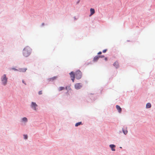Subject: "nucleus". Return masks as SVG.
<instances>
[{"label":"nucleus","mask_w":155,"mask_h":155,"mask_svg":"<svg viewBox=\"0 0 155 155\" xmlns=\"http://www.w3.org/2000/svg\"><path fill=\"white\" fill-rule=\"evenodd\" d=\"M75 88L77 89H80L82 87V85L81 83H77L75 84Z\"/></svg>","instance_id":"obj_6"},{"label":"nucleus","mask_w":155,"mask_h":155,"mask_svg":"<svg viewBox=\"0 0 155 155\" xmlns=\"http://www.w3.org/2000/svg\"><path fill=\"white\" fill-rule=\"evenodd\" d=\"M22 120L23 121H25V122H27L28 121L27 119V118H26L25 117H23L22 118Z\"/></svg>","instance_id":"obj_18"},{"label":"nucleus","mask_w":155,"mask_h":155,"mask_svg":"<svg viewBox=\"0 0 155 155\" xmlns=\"http://www.w3.org/2000/svg\"><path fill=\"white\" fill-rule=\"evenodd\" d=\"M31 49L28 46L25 47L23 49V55L25 57L29 56L31 52Z\"/></svg>","instance_id":"obj_1"},{"label":"nucleus","mask_w":155,"mask_h":155,"mask_svg":"<svg viewBox=\"0 0 155 155\" xmlns=\"http://www.w3.org/2000/svg\"><path fill=\"white\" fill-rule=\"evenodd\" d=\"M99 57H100V58H103L104 57V55H101V56H99Z\"/></svg>","instance_id":"obj_23"},{"label":"nucleus","mask_w":155,"mask_h":155,"mask_svg":"<svg viewBox=\"0 0 155 155\" xmlns=\"http://www.w3.org/2000/svg\"><path fill=\"white\" fill-rule=\"evenodd\" d=\"M27 69L26 68H21L20 69L19 71L20 72H25Z\"/></svg>","instance_id":"obj_13"},{"label":"nucleus","mask_w":155,"mask_h":155,"mask_svg":"<svg viewBox=\"0 0 155 155\" xmlns=\"http://www.w3.org/2000/svg\"><path fill=\"white\" fill-rule=\"evenodd\" d=\"M8 78L6 77L5 74H4L1 78V81L3 84L4 85H5L7 82Z\"/></svg>","instance_id":"obj_2"},{"label":"nucleus","mask_w":155,"mask_h":155,"mask_svg":"<svg viewBox=\"0 0 155 155\" xmlns=\"http://www.w3.org/2000/svg\"><path fill=\"white\" fill-rule=\"evenodd\" d=\"M24 138L25 139H26L28 138V136L26 135H24Z\"/></svg>","instance_id":"obj_20"},{"label":"nucleus","mask_w":155,"mask_h":155,"mask_svg":"<svg viewBox=\"0 0 155 155\" xmlns=\"http://www.w3.org/2000/svg\"><path fill=\"white\" fill-rule=\"evenodd\" d=\"M42 94V91H40L38 92V94H39V95L41 94Z\"/></svg>","instance_id":"obj_21"},{"label":"nucleus","mask_w":155,"mask_h":155,"mask_svg":"<svg viewBox=\"0 0 155 155\" xmlns=\"http://www.w3.org/2000/svg\"><path fill=\"white\" fill-rule=\"evenodd\" d=\"M105 60L107 61V58H105Z\"/></svg>","instance_id":"obj_27"},{"label":"nucleus","mask_w":155,"mask_h":155,"mask_svg":"<svg viewBox=\"0 0 155 155\" xmlns=\"http://www.w3.org/2000/svg\"><path fill=\"white\" fill-rule=\"evenodd\" d=\"M22 82L24 84H25V85H26V84L25 82V81L24 80H22Z\"/></svg>","instance_id":"obj_24"},{"label":"nucleus","mask_w":155,"mask_h":155,"mask_svg":"<svg viewBox=\"0 0 155 155\" xmlns=\"http://www.w3.org/2000/svg\"><path fill=\"white\" fill-rule=\"evenodd\" d=\"M90 12L91 14L90 15V16H91L92 15H93L95 13V10L94 9L92 8H91L90 9Z\"/></svg>","instance_id":"obj_10"},{"label":"nucleus","mask_w":155,"mask_h":155,"mask_svg":"<svg viewBox=\"0 0 155 155\" xmlns=\"http://www.w3.org/2000/svg\"><path fill=\"white\" fill-rule=\"evenodd\" d=\"M70 75L71 78L73 82H74V80L75 77V74H74V72L72 71L70 73Z\"/></svg>","instance_id":"obj_5"},{"label":"nucleus","mask_w":155,"mask_h":155,"mask_svg":"<svg viewBox=\"0 0 155 155\" xmlns=\"http://www.w3.org/2000/svg\"><path fill=\"white\" fill-rule=\"evenodd\" d=\"M116 107L118 110V112L120 113H121L122 110V109L119 106L117 105L116 106Z\"/></svg>","instance_id":"obj_8"},{"label":"nucleus","mask_w":155,"mask_h":155,"mask_svg":"<svg viewBox=\"0 0 155 155\" xmlns=\"http://www.w3.org/2000/svg\"><path fill=\"white\" fill-rule=\"evenodd\" d=\"M81 124V122H79L78 123H76L75 124V126L76 127H77V126H78L79 125H80Z\"/></svg>","instance_id":"obj_17"},{"label":"nucleus","mask_w":155,"mask_h":155,"mask_svg":"<svg viewBox=\"0 0 155 155\" xmlns=\"http://www.w3.org/2000/svg\"><path fill=\"white\" fill-rule=\"evenodd\" d=\"M65 89L66 90H70L71 89L70 87L69 86H66L65 87Z\"/></svg>","instance_id":"obj_19"},{"label":"nucleus","mask_w":155,"mask_h":155,"mask_svg":"<svg viewBox=\"0 0 155 155\" xmlns=\"http://www.w3.org/2000/svg\"><path fill=\"white\" fill-rule=\"evenodd\" d=\"M64 87H60L59 88L58 90L59 91H61L63 90H64Z\"/></svg>","instance_id":"obj_15"},{"label":"nucleus","mask_w":155,"mask_h":155,"mask_svg":"<svg viewBox=\"0 0 155 155\" xmlns=\"http://www.w3.org/2000/svg\"><path fill=\"white\" fill-rule=\"evenodd\" d=\"M107 51V49L104 50H103V52L104 53H105Z\"/></svg>","instance_id":"obj_22"},{"label":"nucleus","mask_w":155,"mask_h":155,"mask_svg":"<svg viewBox=\"0 0 155 155\" xmlns=\"http://www.w3.org/2000/svg\"><path fill=\"white\" fill-rule=\"evenodd\" d=\"M113 65L116 68H117L119 67V64L117 61H116L114 64Z\"/></svg>","instance_id":"obj_11"},{"label":"nucleus","mask_w":155,"mask_h":155,"mask_svg":"<svg viewBox=\"0 0 155 155\" xmlns=\"http://www.w3.org/2000/svg\"><path fill=\"white\" fill-rule=\"evenodd\" d=\"M57 78V77L56 76L52 78H51L50 79V80L51 81H53L55 79H56Z\"/></svg>","instance_id":"obj_16"},{"label":"nucleus","mask_w":155,"mask_h":155,"mask_svg":"<svg viewBox=\"0 0 155 155\" xmlns=\"http://www.w3.org/2000/svg\"><path fill=\"white\" fill-rule=\"evenodd\" d=\"M147 108H150L151 107V104L150 103H148L146 104V106Z\"/></svg>","instance_id":"obj_14"},{"label":"nucleus","mask_w":155,"mask_h":155,"mask_svg":"<svg viewBox=\"0 0 155 155\" xmlns=\"http://www.w3.org/2000/svg\"><path fill=\"white\" fill-rule=\"evenodd\" d=\"M123 132L125 135L127 134L128 131L127 130V128L126 127L122 129Z\"/></svg>","instance_id":"obj_9"},{"label":"nucleus","mask_w":155,"mask_h":155,"mask_svg":"<svg viewBox=\"0 0 155 155\" xmlns=\"http://www.w3.org/2000/svg\"><path fill=\"white\" fill-rule=\"evenodd\" d=\"M99 58L100 57L98 56H95L94 58L93 61L94 62L97 61L98 60Z\"/></svg>","instance_id":"obj_12"},{"label":"nucleus","mask_w":155,"mask_h":155,"mask_svg":"<svg viewBox=\"0 0 155 155\" xmlns=\"http://www.w3.org/2000/svg\"><path fill=\"white\" fill-rule=\"evenodd\" d=\"M102 53L101 51H100L98 53V54H101Z\"/></svg>","instance_id":"obj_25"},{"label":"nucleus","mask_w":155,"mask_h":155,"mask_svg":"<svg viewBox=\"0 0 155 155\" xmlns=\"http://www.w3.org/2000/svg\"><path fill=\"white\" fill-rule=\"evenodd\" d=\"M31 106L36 111L37 110V107H38V105L35 102H32Z\"/></svg>","instance_id":"obj_4"},{"label":"nucleus","mask_w":155,"mask_h":155,"mask_svg":"<svg viewBox=\"0 0 155 155\" xmlns=\"http://www.w3.org/2000/svg\"><path fill=\"white\" fill-rule=\"evenodd\" d=\"M110 147L111 148V149L113 151L115 150V146L114 144H111L110 145Z\"/></svg>","instance_id":"obj_7"},{"label":"nucleus","mask_w":155,"mask_h":155,"mask_svg":"<svg viewBox=\"0 0 155 155\" xmlns=\"http://www.w3.org/2000/svg\"><path fill=\"white\" fill-rule=\"evenodd\" d=\"M75 78L78 79H81L82 77V73L79 70L77 71L75 73Z\"/></svg>","instance_id":"obj_3"},{"label":"nucleus","mask_w":155,"mask_h":155,"mask_svg":"<svg viewBox=\"0 0 155 155\" xmlns=\"http://www.w3.org/2000/svg\"><path fill=\"white\" fill-rule=\"evenodd\" d=\"M12 69H13V70H17V69H15V68H12Z\"/></svg>","instance_id":"obj_26"}]
</instances>
